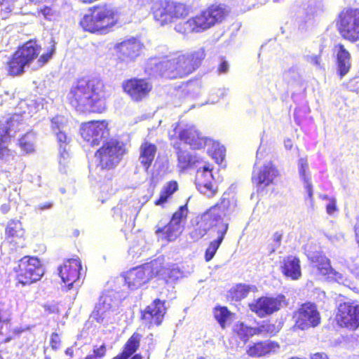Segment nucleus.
Masks as SVG:
<instances>
[{"instance_id":"nucleus-9","label":"nucleus","mask_w":359,"mask_h":359,"mask_svg":"<svg viewBox=\"0 0 359 359\" xmlns=\"http://www.w3.org/2000/svg\"><path fill=\"white\" fill-rule=\"evenodd\" d=\"M180 123H175L174 134L170 135V140H173L177 138L180 142L188 144L193 150H201L210 144L213 140L209 137L203 136L195 126H188L178 130Z\"/></svg>"},{"instance_id":"nucleus-62","label":"nucleus","mask_w":359,"mask_h":359,"mask_svg":"<svg viewBox=\"0 0 359 359\" xmlns=\"http://www.w3.org/2000/svg\"><path fill=\"white\" fill-rule=\"evenodd\" d=\"M53 206V203L51 202H46L44 203L40 204L38 206V209L40 210H44L46 209H50Z\"/></svg>"},{"instance_id":"nucleus-58","label":"nucleus","mask_w":359,"mask_h":359,"mask_svg":"<svg viewBox=\"0 0 359 359\" xmlns=\"http://www.w3.org/2000/svg\"><path fill=\"white\" fill-rule=\"evenodd\" d=\"M229 65L228 62L223 58L222 61L217 67V72L219 74H225L229 71Z\"/></svg>"},{"instance_id":"nucleus-17","label":"nucleus","mask_w":359,"mask_h":359,"mask_svg":"<svg viewBox=\"0 0 359 359\" xmlns=\"http://www.w3.org/2000/svg\"><path fill=\"white\" fill-rule=\"evenodd\" d=\"M285 297L278 295L273 297H262L249 304L250 310L259 317L264 318L276 311H278L283 302Z\"/></svg>"},{"instance_id":"nucleus-42","label":"nucleus","mask_w":359,"mask_h":359,"mask_svg":"<svg viewBox=\"0 0 359 359\" xmlns=\"http://www.w3.org/2000/svg\"><path fill=\"white\" fill-rule=\"evenodd\" d=\"M187 203L179 207V208L172 214L170 221L180 226V223L185 220L188 216Z\"/></svg>"},{"instance_id":"nucleus-56","label":"nucleus","mask_w":359,"mask_h":359,"mask_svg":"<svg viewBox=\"0 0 359 359\" xmlns=\"http://www.w3.org/2000/svg\"><path fill=\"white\" fill-rule=\"evenodd\" d=\"M337 210V207L336 200L334 198H331L326 206L327 213L329 215H332Z\"/></svg>"},{"instance_id":"nucleus-1","label":"nucleus","mask_w":359,"mask_h":359,"mask_svg":"<svg viewBox=\"0 0 359 359\" xmlns=\"http://www.w3.org/2000/svg\"><path fill=\"white\" fill-rule=\"evenodd\" d=\"M106 85L96 77L79 79L67 95L69 103L76 111L92 114H102L106 111Z\"/></svg>"},{"instance_id":"nucleus-12","label":"nucleus","mask_w":359,"mask_h":359,"mask_svg":"<svg viewBox=\"0 0 359 359\" xmlns=\"http://www.w3.org/2000/svg\"><path fill=\"white\" fill-rule=\"evenodd\" d=\"M230 201L222 197L217 203L210 207L204 212L210 227L214 229L216 232L224 224L227 225V230L229 229V223L224 222L223 219L228 215Z\"/></svg>"},{"instance_id":"nucleus-38","label":"nucleus","mask_w":359,"mask_h":359,"mask_svg":"<svg viewBox=\"0 0 359 359\" xmlns=\"http://www.w3.org/2000/svg\"><path fill=\"white\" fill-rule=\"evenodd\" d=\"M23 273L18 274L17 279L22 285H30L40 280L43 275V271H21Z\"/></svg>"},{"instance_id":"nucleus-36","label":"nucleus","mask_w":359,"mask_h":359,"mask_svg":"<svg viewBox=\"0 0 359 359\" xmlns=\"http://www.w3.org/2000/svg\"><path fill=\"white\" fill-rule=\"evenodd\" d=\"M59 276L69 289L75 285L79 287L82 282L80 281L81 271H58Z\"/></svg>"},{"instance_id":"nucleus-63","label":"nucleus","mask_w":359,"mask_h":359,"mask_svg":"<svg viewBox=\"0 0 359 359\" xmlns=\"http://www.w3.org/2000/svg\"><path fill=\"white\" fill-rule=\"evenodd\" d=\"M311 359H327L326 354L323 353H316L311 355Z\"/></svg>"},{"instance_id":"nucleus-2","label":"nucleus","mask_w":359,"mask_h":359,"mask_svg":"<svg viewBox=\"0 0 359 359\" xmlns=\"http://www.w3.org/2000/svg\"><path fill=\"white\" fill-rule=\"evenodd\" d=\"M229 13L230 10L224 4H210L185 20L176 22L174 29L183 36L203 33L224 22Z\"/></svg>"},{"instance_id":"nucleus-27","label":"nucleus","mask_w":359,"mask_h":359,"mask_svg":"<svg viewBox=\"0 0 359 359\" xmlns=\"http://www.w3.org/2000/svg\"><path fill=\"white\" fill-rule=\"evenodd\" d=\"M111 295L108 294L101 297L100 304L95 305L90 318L99 323H102L106 317V313L116 305H112Z\"/></svg>"},{"instance_id":"nucleus-57","label":"nucleus","mask_w":359,"mask_h":359,"mask_svg":"<svg viewBox=\"0 0 359 359\" xmlns=\"http://www.w3.org/2000/svg\"><path fill=\"white\" fill-rule=\"evenodd\" d=\"M60 343V337L56 332H53L50 337V346L53 349L56 350Z\"/></svg>"},{"instance_id":"nucleus-47","label":"nucleus","mask_w":359,"mask_h":359,"mask_svg":"<svg viewBox=\"0 0 359 359\" xmlns=\"http://www.w3.org/2000/svg\"><path fill=\"white\" fill-rule=\"evenodd\" d=\"M14 3H8L5 0H0V18L6 19L13 8Z\"/></svg>"},{"instance_id":"nucleus-4","label":"nucleus","mask_w":359,"mask_h":359,"mask_svg":"<svg viewBox=\"0 0 359 359\" xmlns=\"http://www.w3.org/2000/svg\"><path fill=\"white\" fill-rule=\"evenodd\" d=\"M151 12L155 21L161 26L184 19L192 12L190 5L177 0H161L156 2Z\"/></svg>"},{"instance_id":"nucleus-40","label":"nucleus","mask_w":359,"mask_h":359,"mask_svg":"<svg viewBox=\"0 0 359 359\" xmlns=\"http://www.w3.org/2000/svg\"><path fill=\"white\" fill-rule=\"evenodd\" d=\"M20 269H39L41 267V263L36 257L25 256L20 260Z\"/></svg>"},{"instance_id":"nucleus-35","label":"nucleus","mask_w":359,"mask_h":359,"mask_svg":"<svg viewBox=\"0 0 359 359\" xmlns=\"http://www.w3.org/2000/svg\"><path fill=\"white\" fill-rule=\"evenodd\" d=\"M141 337L140 334L134 333L125 344L123 352L118 355L122 359H128L140 346Z\"/></svg>"},{"instance_id":"nucleus-21","label":"nucleus","mask_w":359,"mask_h":359,"mask_svg":"<svg viewBox=\"0 0 359 359\" xmlns=\"http://www.w3.org/2000/svg\"><path fill=\"white\" fill-rule=\"evenodd\" d=\"M165 302L156 299L142 311V320L149 327L160 325L166 313Z\"/></svg>"},{"instance_id":"nucleus-44","label":"nucleus","mask_w":359,"mask_h":359,"mask_svg":"<svg viewBox=\"0 0 359 359\" xmlns=\"http://www.w3.org/2000/svg\"><path fill=\"white\" fill-rule=\"evenodd\" d=\"M313 263V267L316 269H332L330 259L325 255H316Z\"/></svg>"},{"instance_id":"nucleus-46","label":"nucleus","mask_w":359,"mask_h":359,"mask_svg":"<svg viewBox=\"0 0 359 359\" xmlns=\"http://www.w3.org/2000/svg\"><path fill=\"white\" fill-rule=\"evenodd\" d=\"M324 275L327 276V279L329 281H335L339 284H345L346 281L344 274L339 271H326V273Z\"/></svg>"},{"instance_id":"nucleus-18","label":"nucleus","mask_w":359,"mask_h":359,"mask_svg":"<svg viewBox=\"0 0 359 359\" xmlns=\"http://www.w3.org/2000/svg\"><path fill=\"white\" fill-rule=\"evenodd\" d=\"M18 123L14 116L0 121V160L8 161L13 157V151L8 147L11 142L10 133Z\"/></svg>"},{"instance_id":"nucleus-20","label":"nucleus","mask_w":359,"mask_h":359,"mask_svg":"<svg viewBox=\"0 0 359 359\" xmlns=\"http://www.w3.org/2000/svg\"><path fill=\"white\" fill-rule=\"evenodd\" d=\"M168 77L173 79L184 78L194 72L185 54H180L168 60Z\"/></svg>"},{"instance_id":"nucleus-39","label":"nucleus","mask_w":359,"mask_h":359,"mask_svg":"<svg viewBox=\"0 0 359 359\" xmlns=\"http://www.w3.org/2000/svg\"><path fill=\"white\" fill-rule=\"evenodd\" d=\"M18 146L26 154L33 152L34 151V135L30 133L22 135L18 140Z\"/></svg>"},{"instance_id":"nucleus-45","label":"nucleus","mask_w":359,"mask_h":359,"mask_svg":"<svg viewBox=\"0 0 359 359\" xmlns=\"http://www.w3.org/2000/svg\"><path fill=\"white\" fill-rule=\"evenodd\" d=\"M279 332L278 328L274 324L264 323L260 326L256 327V334L266 333L270 335H275Z\"/></svg>"},{"instance_id":"nucleus-16","label":"nucleus","mask_w":359,"mask_h":359,"mask_svg":"<svg viewBox=\"0 0 359 359\" xmlns=\"http://www.w3.org/2000/svg\"><path fill=\"white\" fill-rule=\"evenodd\" d=\"M296 318L295 327L302 330L316 327L320 322L316 306L310 302L302 305L296 313Z\"/></svg>"},{"instance_id":"nucleus-54","label":"nucleus","mask_w":359,"mask_h":359,"mask_svg":"<svg viewBox=\"0 0 359 359\" xmlns=\"http://www.w3.org/2000/svg\"><path fill=\"white\" fill-rule=\"evenodd\" d=\"M302 271H282L283 276L286 278H290L292 280H297L302 276Z\"/></svg>"},{"instance_id":"nucleus-25","label":"nucleus","mask_w":359,"mask_h":359,"mask_svg":"<svg viewBox=\"0 0 359 359\" xmlns=\"http://www.w3.org/2000/svg\"><path fill=\"white\" fill-rule=\"evenodd\" d=\"M173 147L176 151L177 165L180 169L183 170H187L200 162L199 156L187 150L182 149L180 142H175Z\"/></svg>"},{"instance_id":"nucleus-32","label":"nucleus","mask_w":359,"mask_h":359,"mask_svg":"<svg viewBox=\"0 0 359 359\" xmlns=\"http://www.w3.org/2000/svg\"><path fill=\"white\" fill-rule=\"evenodd\" d=\"M50 128L57 137V140L60 147H65L71 141V138L68 137L65 130V125L58 121L56 118L51 120Z\"/></svg>"},{"instance_id":"nucleus-13","label":"nucleus","mask_w":359,"mask_h":359,"mask_svg":"<svg viewBox=\"0 0 359 359\" xmlns=\"http://www.w3.org/2000/svg\"><path fill=\"white\" fill-rule=\"evenodd\" d=\"M89 11H95L105 33L116 25L119 21L121 13L117 7L111 4H97L90 7Z\"/></svg>"},{"instance_id":"nucleus-55","label":"nucleus","mask_w":359,"mask_h":359,"mask_svg":"<svg viewBox=\"0 0 359 359\" xmlns=\"http://www.w3.org/2000/svg\"><path fill=\"white\" fill-rule=\"evenodd\" d=\"M303 182H304V183L305 184V189H306V191L307 192L308 197L310 199V201L311 202H313V186H312L311 182L310 179L304 180H303Z\"/></svg>"},{"instance_id":"nucleus-53","label":"nucleus","mask_w":359,"mask_h":359,"mask_svg":"<svg viewBox=\"0 0 359 359\" xmlns=\"http://www.w3.org/2000/svg\"><path fill=\"white\" fill-rule=\"evenodd\" d=\"M43 17L47 20H50L55 14V11L52 7L45 6L40 9V11Z\"/></svg>"},{"instance_id":"nucleus-28","label":"nucleus","mask_w":359,"mask_h":359,"mask_svg":"<svg viewBox=\"0 0 359 359\" xmlns=\"http://www.w3.org/2000/svg\"><path fill=\"white\" fill-rule=\"evenodd\" d=\"M278 344L274 341L269 340L259 341L255 343L253 345L250 346L247 350V353L252 357H260L274 351L276 348H278Z\"/></svg>"},{"instance_id":"nucleus-3","label":"nucleus","mask_w":359,"mask_h":359,"mask_svg":"<svg viewBox=\"0 0 359 359\" xmlns=\"http://www.w3.org/2000/svg\"><path fill=\"white\" fill-rule=\"evenodd\" d=\"M41 50V47L36 40H29L19 46L6 62L7 74L11 76L22 75L25 67L39 57Z\"/></svg>"},{"instance_id":"nucleus-30","label":"nucleus","mask_w":359,"mask_h":359,"mask_svg":"<svg viewBox=\"0 0 359 359\" xmlns=\"http://www.w3.org/2000/svg\"><path fill=\"white\" fill-rule=\"evenodd\" d=\"M227 233V225H222L219 230H217V238L215 240L210 242L208 248L205 250V259L207 262L211 260L216 254L218 248L224 239Z\"/></svg>"},{"instance_id":"nucleus-6","label":"nucleus","mask_w":359,"mask_h":359,"mask_svg":"<svg viewBox=\"0 0 359 359\" xmlns=\"http://www.w3.org/2000/svg\"><path fill=\"white\" fill-rule=\"evenodd\" d=\"M335 27L343 39L352 43L359 41V8L342 9L335 19Z\"/></svg>"},{"instance_id":"nucleus-64","label":"nucleus","mask_w":359,"mask_h":359,"mask_svg":"<svg viewBox=\"0 0 359 359\" xmlns=\"http://www.w3.org/2000/svg\"><path fill=\"white\" fill-rule=\"evenodd\" d=\"M354 231H355V241L359 248V224H358V226H355L354 227Z\"/></svg>"},{"instance_id":"nucleus-29","label":"nucleus","mask_w":359,"mask_h":359,"mask_svg":"<svg viewBox=\"0 0 359 359\" xmlns=\"http://www.w3.org/2000/svg\"><path fill=\"white\" fill-rule=\"evenodd\" d=\"M180 228V226L170 220L164 226H157L155 233L160 239L170 242L178 237Z\"/></svg>"},{"instance_id":"nucleus-5","label":"nucleus","mask_w":359,"mask_h":359,"mask_svg":"<svg viewBox=\"0 0 359 359\" xmlns=\"http://www.w3.org/2000/svg\"><path fill=\"white\" fill-rule=\"evenodd\" d=\"M126 144L114 138L105 141L95 151L97 167L101 170L115 169L126 154Z\"/></svg>"},{"instance_id":"nucleus-19","label":"nucleus","mask_w":359,"mask_h":359,"mask_svg":"<svg viewBox=\"0 0 359 359\" xmlns=\"http://www.w3.org/2000/svg\"><path fill=\"white\" fill-rule=\"evenodd\" d=\"M115 50L118 58L121 61H134L141 53L142 43L132 37L116 44Z\"/></svg>"},{"instance_id":"nucleus-60","label":"nucleus","mask_w":359,"mask_h":359,"mask_svg":"<svg viewBox=\"0 0 359 359\" xmlns=\"http://www.w3.org/2000/svg\"><path fill=\"white\" fill-rule=\"evenodd\" d=\"M106 348L104 345L100 346L99 348H94L93 354L97 356V358H100L105 355Z\"/></svg>"},{"instance_id":"nucleus-59","label":"nucleus","mask_w":359,"mask_h":359,"mask_svg":"<svg viewBox=\"0 0 359 359\" xmlns=\"http://www.w3.org/2000/svg\"><path fill=\"white\" fill-rule=\"evenodd\" d=\"M283 233L280 232V231H276L273 234V242H274L276 248L280 247L281 241L283 239Z\"/></svg>"},{"instance_id":"nucleus-37","label":"nucleus","mask_w":359,"mask_h":359,"mask_svg":"<svg viewBox=\"0 0 359 359\" xmlns=\"http://www.w3.org/2000/svg\"><path fill=\"white\" fill-rule=\"evenodd\" d=\"M233 330L244 342H246L251 337L256 334V327L248 326L243 322L235 323Z\"/></svg>"},{"instance_id":"nucleus-34","label":"nucleus","mask_w":359,"mask_h":359,"mask_svg":"<svg viewBox=\"0 0 359 359\" xmlns=\"http://www.w3.org/2000/svg\"><path fill=\"white\" fill-rule=\"evenodd\" d=\"M255 285H248L245 284H238L233 287L228 292L227 297L232 301H240L247 297L250 291H255Z\"/></svg>"},{"instance_id":"nucleus-7","label":"nucleus","mask_w":359,"mask_h":359,"mask_svg":"<svg viewBox=\"0 0 359 359\" xmlns=\"http://www.w3.org/2000/svg\"><path fill=\"white\" fill-rule=\"evenodd\" d=\"M154 275V271H125L122 274L116 278L113 281L109 282V287H112V283L115 284L111 290L116 294L124 291L123 287H127L133 290L145 284Z\"/></svg>"},{"instance_id":"nucleus-51","label":"nucleus","mask_w":359,"mask_h":359,"mask_svg":"<svg viewBox=\"0 0 359 359\" xmlns=\"http://www.w3.org/2000/svg\"><path fill=\"white\" fill-rule=\"evenodd\" d=\"M324 46H321L319 51V54L317 55L309 56L308 60L313 65L321 67L322 60L321 55L323 52Z\"/></svg>"},{"instance_id":"nucleus-15","label":"nucleus","mask_w":359,"mask_h":359,"mask_svg":"<svg viewBox=\"0 0 359 359\" xmlns=\"http://www.w3.org/2000/svg\"><path fill=\"white\" fill-rule=\"evenodd\" d=\"M337 320L341 327L351 330L359 327V304L350 302L340 304L338 306Z\"/></svg>"},{"instance_id":"nucleus-26","label":"nucleus","mask_w":359,"mask_h":359,"mask_svg":"<svg viewBox=\"0 0 359 359\" xmlns=\"http://www.w3.org/2000/svg\"><path fill=\"white\" fill-rule=\"evenodd\" d=\"M89 12L88 14L84 15L79 22L82 29L91 34H106L95 11H89Z\"/></svg>"},{"instance_id":"nucleus-52","label":"nucleus","mask_w":359,"mask_h":359,"mask_svg":"<svg viewBox=\"0 0 359 359\" xmlns=\"http://www.w3.org/2000/svg\"><path fill=\"white\" fill-rule=\"evenodd\" d=\"M206 233V230L201 227L195 228L191 233L190 236L194 241H198Z\"/></svg>"},{"instance_id":"nucleus-23","label":"nucleus","mask_w":359,"mask_h":359,"mask_svg":"<svg viewBox=\"0 0 359 359\" xmlns=\"http://www.w3.org/2000/svg\"><path fill=\"white\" fill-rule=\"evenodd\" d=\"M157 153V146L144 140L139 147V161L145 172H149L154 163Z\"/></svg>"},{"instance_id":"nucleus-48","label":"nucleus","mask_w":359,"mask_h":359,"mask_svg":"<svg viewBox=\"0 0 359 359\" xmlns=\"http://www.w3.org/2000/svg\"><path fill=\"white\" fill-rule=\"evenodd\" d=\"M55 51V45H52L50 46L46 53H43L40 55V57L38 58V64L39 66L44 65L53 55Z\"/></svg>"},{"instance_id":"nucleus-11","label":"nucleus","mask_w":359,"mask_h":359,"mask_svg":"<svg viewBox=\"0 0 359 359\" xmlns=\"http://www.w3.org/2000/svg\"><path fill=\"white\" fill-rule=\"evenodd\" d=\"M278 175L279 172L276 166L270 161L262 166L253 167L251 182L257 190H263L272 184Z\"/></svg>"},{"instance_id":"nucleus-50","label":"nucleus","mask_w":359,"mask_h":359,"mask_svg":"<svg viewBox=\"0 0 359 359\" xmlns=\"http://www.w3.org/2000/svg\"><path fill=\"white\" fill-rule=\"evenodd\" d=\"M67 269H82L81 262L78 257L69 259L64 264Z\"/></svg>"},{"instance_id":"nucleus-24","label":"nucleus","mask_w":359,"mask_h":359,"mask_svg":"<svg viewBox=\"0 0 359 359\" xmlns=\"http://www.w3.org/2000/svg\"><path fill=\"white\" fill-rule=\"evenodd\" d=\"M5 239L10 243L18 244L25 240V229L18 219H10L5 227Z\"/></svg>"},{"instance_id":"nucleus-31","label":"nucleus","mask_w":359,"mask_h":359,"mask_svg":"<svg viewBox=\"0 0 359 359\" xmlns=\"http://www.w3.org/2000/svg\"><path fill=\"white\" fill-rule=\"evenodd\" d=\"M178 189L179 186L177 181L171 180L168 182L162 188L159 198L154 202V205L157 206H163V205L168 202Z\"/></svg>"},{"instance_id":"nucleus-41","label":"nucleus","mask_w":359,"mask_h":359,"mask_svg":"<svg viewBox=\"0 0 359 359\" xmlns=\"http://www.w3.org/2000/svg\"><path fill=\"white\" fill-rule=\"evenodd\" d=\"M214 316L222 328L225 327L226 322L231 318L232 313L226 307L215 308Z\"/></svg>"},{"instance_id":"nucleus-33","label":"nucleus","mask_w":359,"mask_h":359,"mask_svg":"<svg viewBox=\"0 0 359 359\" xmlns=\"http://www.w3.org/2000/svg\"><path fill=\"white\" fill-rule=\"evenodd\" d=\"M185 55H187L190 65L195 72L203 65L206 58L207 53L205 47H200L185 54Z\"/></svg>"},{"instance_id":"nucleus-8","label":"nucleus","mask_w":359,"mask_h":359,"mask_svg":"<svg viewBox=\"0 0 359 359\" xmlns=\"http://www.w3.org/2000/svg\"><path fill=\"white\" fill-rule=\"evenodd\" d=\"M123 91L134 102H140L149 97L154 85L149 78L133 76L121 83Z\"/></svg>"},{"instance_id":"nucleus-10","label":"nucleus","mask_w":359,"mask_h":359,"mask_svg":"<svg viewBox=\"0 0 359 359\" xmlns=\"http://www.w3.org/2000/svg\"><path fill=\"white\" fill-rule=\"evenodd\" d=\"M109 123L106 120L90 121L81 125L82 138L91 146H97L109 134Z\"/></svg>"},{"instance_id":"nucleus-49","label":"nucleus","mask_w":359,"mask_h":359,"mask_svg":"<svg viewBox=\"0 0 359 359\" xmlns=\"http://www.w3.org/2000/svg\"><path fill=\"white\" fill-rule=\"evenodd\" d=\"M299 173L302 180L310 179L308 177L309 164L306 158H302L299 160Z\"/></svg>"},{"instance_id":"nucleus-43","label":"nucleus","mask_w":359,"mask_h":359,"mask_svg":"<svg viewBox=\"0 0 359 359\" xmlns=\"http://www.w3.org/2000/svg\"><path fill=\"white\" fill-rule=\"evenodd\" d=\"M283 269H299L300 261L299 257L294 255H287L283 259Z\"/></svg>"},{"instance_id":"nucleus-61","label":"nucleus","mask_w":359,"mask_h":359,"mask_svg":"<svg viewBox=\"0 0 359 359\" xmlns=\"http://www.w3.org/2000/svg\"><path fill=\"white\" fill-rule=\"evenodd\" d=\"M210 154L212 156V158H215L217 162L219 161H222L224 159V151L222 149H218V151L215 150L213 153L209 151Z\"/></svg>"},{"instance_id":"nucleus-22","label":"nucleus","mask_w":359,"mask_h":359,"mask_svg":"<svg viewBox=\"0 0 359 359\" xmlns=\"http://www.w3.org/2000/svg\"><path fill=\"white\" fill-rule=\"evenodd\" d=\"M332 51L336 57L337 74L341 79L348 73L351 67V55L341 43L334 46Z\"/></svg>"},{"instance_id":"nucleus-14","label":"nucleus","mask_w":359,"mask_h":359,"mask_svg":"<svg viewBox=\"0 0 359 359\" xmlns=\"http://www.w3.org/2000/svg\"><path fill=\"white\" fill-rule=\"evenodd\" d=\"M213 169L214 166L212 163L205 162L204 165L196 171V182L197 187L208 198H213L218 191L217 188L213 185Z\"/></svg>"}]
</instances>
